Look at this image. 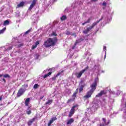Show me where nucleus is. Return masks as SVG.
Instances as JSON below:
<instances>
[{"instance_id":"24","label":"nucleus","mask_w":126,"mask_h":126,"mask_svg":"<svg viewBox=\"0 0 126 126\" xmlns=\"http://www.w3.org/2000/svg\"><path fill=\"white\" fill-rule=\"evenodd\" d=\"M6 30V28H4L3 29L0 30V34H3L4 33V31Z\"/></svg>"},{"instance_id":"6","label":"nucleus","mask_w":126,"mask_h":126,"mask_svg":"<svg viewBox=\"0 0 126 126\" xmlns=\"http://www.w3.org/2000/svg\"><path fill=\"white\" fill-rule=\"evenodd\" d=\"M38 18H39V15L38 14H34L31 17L32 20L33 21V22H36L37 20H38Z\"/></svg>"},{"instance_id":"49","label":"nucleus","mask_w":126,"mask_h":126,"mask_svg":"<svg viewBox=\"0 0 126 126\" xmlns=\"http://www.w3.org/2000/svg\"><path fill=\"white\" fill-rule=\"evenodd\" d=\"M70 101H71V99H69L68 100V102H70Z\"/></svg>"},{"instance_id":"29","label":"nucleus","mask_w":126,"mask_h":126,"mask_svg":"<svg viewBox=\"0 0 126 126\" xmlns=\"http://www.w3.org/2000/svg\"><path fill=\"white\" fill-rule=\"evenodd\" d=\"M76 94H77L76 92H75V93H73V94L72 96L73 99H75V97H76Z\"/></svg>"},{"instance_id":"25","label":"nucleus","mask_w":126,"mask_h":126,"mask_svg":"<svg viewBox=\"0 0 126 126\" xmlns=\"http://www.w3.org/2000/svg\"><path fill=\"white\" fill-rule=\"evenodd\" d=\"M24 5V3L23 2H21L19 4L17 5V7H21Z\"/></svg>"},{"instance_id":"8","label":"nucleus","mask_w":126,"mask_h":126,"mask_svg":"<svg viewBox=\"0 0 126 126\" xmlns=\"http://www.w3.org/2000/svg\"><path fill=\"white\" fill-rule=\"evenodd\" d=\"M25 92V90H24V89L22 88L20 89L18 92L17 96L20 97V96H21V95H22V94H23V93Z\"/></svg>"},{"instance_id":"36","label":"nucleus","mask_w":126,"mask_h":126,"mask_svg":"<svg viewBox=\"0 0 126 126\" xmlns=\"http://www.w3.org/2000/svg\"><path fill=\"white\" fill-rule=\"evenodd\" d=\"M102 5H103V6H106V5H107V3L106 2H103Z\"/></svg>"},{"instance_id":"30","label":"nucleus","mask_w":126,"mask_h":126,"mask_svg":"<svg viewBox=\"0 0 126 126\" xmlns=\"http://www.w3.org/2000/svg\"><path fill=\"white\" fill-rule=\"evenodd\" d=\"M121 93H122V92H121V91H117V92L116 94V96H119V95H120V94H121Z\"/></svg>"},{"instance_id":"21","label":"nucleus","mask_w":126,"mask_h":126,"mask_svg":"<svg viewBox=\"0 0 126 126\" xmlns=\"http://www.w3.org/2000/svg\"><path fill=\"white\" fill-rule=\"evenodd\" d=\"M51 74H52V72H49L48 73L44 75V76H43V78H47V77H48V76L51 75Z\"/></svg>"},{"instance_id":"37","label":"nucleus","mask_w":126,"mask_h":126,"mask_svg":"<svg viewBox=\"0 0 126 126\" xmlns=\"http://www.w3.org/2000/svg\"><path fill=\"white\" fill-rule=\"evenodd\" d=\"M13 41H15V42H17V37L16 38H14L13 39Z\"/></svg>"},{"instance_id":"47","label":"nucleus","mask_w":126,"mask_h":126,"mask_svg":"<svg viewBox=\"0 0 126 126\" xmlns=\"http://www.w3.org/2000/svg\"><path fill=\"white\" fill-rule=\"evenodd\" d=\"M1 99H2V97L1 96L0 97V101H1Z\"/></svg>"},{"instance_id":"4","label":"nucleus","mask_w":126,"mask_h":126,"mask_svg":"<svg viewBox=\"0 0 126 126\" xmlns=\"http://www.w3.org/2000/svg\"><path fill=\"white\" fill-rule=\"evenodd\" d=\"M88 69V66H87L85 69H83L82 70L80 71L79 72L76 73V77L77 78H80L81 77V75L86 71Z\"/></svg>"},{"instance_id":"50","label":"nucleus","mask_w":126,"mask_h":126,"mask_svg":"<svg viewBox=\"0 0 126 126\" xmlns=\"http://www.w3.org/2000/svg\"><path fill=\"white\" fill-rule=\"evenodd\" d=\"M2 80H3V81H5V80L4 79H3Z\"/></svg>"},{"instance_id":"53","label":"nucleus","mask_w":126,"mask_h":126,"mask_svg":"<svg viewBox=\"0 0 126 126\" xmlns=\"http://www.w3.org/2000/svg\"><path fill=\"white\" fill-rule=\"evenodd\" d=\"M67 10V9H65V11H66Z\"/></svg>"},{"instance_id":"18","label":"nucleus","mask_w":126,"mask_h":126,"mask_svg":"<svg viewBox=\"0 0 126 126\" xmlns=\"http://www.w3.org/2000/svg\"><path fill=\"white\" fill-rule=\"evenodd\" d=\"M34 121H35V118H33L32 119L29 121V122L28 123V126L32 125V124H33V122H34Z\"/></svg>"},{"instance_id":"52","label":"nucleus","mask_w":126,"mask_h":126,"mask_svg":"<svg viewBox=\"0 0 126 126\" xmlns=\"http://www.w3.org/2000/svg\"><path fill=\"white\" fill-rule=\"evenodd\" d=\"M14 44V42H12V45H13Z\"/></svg>"},{"instance_id":"1","label":"nucleus","mask_w":126,"mask_h":126,"mask_svg":"<svg viewBox=\"0 0 126 126\" xmlns=\"http://www.w3.org/2000/svg\"><path fill=\"white\" fill-rule=\"evenodd\" d=\"M99 79L98 78H96L94 80V82L91 85V90L88 92L84 96L85 99H89V98L91 97L92 94H93V92L96 90V88L97 87V83L98 82Z\"/></svg>"},{"instance_id":"40","label":"nucleus","mask_w":126,"mask_h":126,"mask_svg":"<svg viewBox=\"0 0 126 126\" xmlns=\"http://www.w3.org/2000/svg\"><path fill=\"white\" fill-rule=\"evenodd\" d=\"M29 32H30V30H29V31L26 32H25V34H28V33H29Z\"/></svg>"},{"instance_id":"5","label":"nucleus","mask_w":126,"mask_h":126,"mask_svg":"<svg viewBox=\"0 0 126 126\" xmlns=\"http://www.w3.org/2000/svg\"><path fill=\"white\" fill-rule=\"evenodd\" d=\"M76 107H77V105H74L72 107L69 114V117H71L73 115V114H74V112H75V108H76Z\"/></svg>"},{"instance_id":"48","label":"nucleus","mask_w":126,"mask_h":126,"mask_svg":"<svg viewBox=\"0 0 126 126\" xmlns=\"http://www.w3.org/2000/svg\"><path fill=\"white\" fill-rule=\"evenodd\" d=\"M1 76H3V75H2V74L0 75V77H1Z\"/></svg>"},{"instance_id":"2","label":"nucleus","mask_w":126,"mask_h":126,"mask_svg":"<svg viewBox=\"0 0 126 126\" xmlns=\"http://www.w3.org/2000/svg\"><path fill=\"white\" fill-rule=\"evenodd\" d=\"M58 40V38L57 37H55L54 38H48L46 41H45L44 43V46L45 48H49L50 47H53L55 46V44L57 42Z\"/></svg>"},{"instance_id":"38","label":"nucleus","mask_w":126,"mask_h":126,"mask_svg":"<svg viewBox=\"0 0 126 126\" xmlns=\"http://www.w3.org/2000/svg\"><path fill=\"white\" fill-rule=\"evenodd\" d=\"M77 43V42H76L75 43V45L73 46L72 47V50H73V49H74V48H75V46H76Z\"/></svg>"},{"instance_id":"12","label":"nucleus","mask_w":126,"mask_h":126,"mask_svg":"<svg viewBox=\"0 0 126 126\" xmlns=\"http://www.w3.org/2000/svg\"><path fill=\"white\" fill-rule=\"evenodd\" d=\"M80 88H79V92H81V91H82V90H83V87H84L85 86V84H84V83H83V82H81L80 83Z\"/></svg>"},{"instance_id":"32","label":"nucleus","mask_w":126,"mask_h":126,"mask_svg":"<svg viewBox=\"0 0 126 126\" xmlns=\"http://www.w3.org/2000/svg\"><path fill=\"white\" fill-rule=\"evenodd\" d=\"M61 20H64V19H66V16L63 15L61 18Z\"/></svg>"},{"instance_id":"16","label":"nucleus","mask_w":126,"mask_h":126,"mask_svg":"<svg viewBox=\"0 0 126 126\" xmlns=\"http://www.w3.org/2000/svg\"><path fill=\"white\" fill-rule=\"evenodd\" d=\"M39 44V41H36L35 43V45H32V49L34 50V49H35V48H37V46H38Z\"/></svg>"},{"instance_id":"27","label":"nucleus","mask_w":126,"mask_h":126,"mask_svg":"<svg viewBox=\"0 0 126 126\" xmlns=\"http://www.w3.org/2000/svg\"><path fill=\"white\" fill-rule=\"evenodd\" d=\"M26 113L28 115H30V114H31V110H30V108H29V109H28V110L26 111Z\"/></svg>"},{"instance_id":"19","label":"nucleus","mask_w":126,"mask_h":126,"mask_svg":"<svg viewBox=\"0 0 126 126\" xmlns=\"http://www.w3.org/2000/svg\"><path fill=\"white\" fill-rule=\"evenodd\" d=\"M9 25V21L8 20H5V21H4L3 25V26H6L7 25Z\"/></svg>"},{"instance_id":"43","label":"nucleus","mask_w":126,"mask_h":126,"mask_svg":"<svg viewBox=\"0 0 126 126\" xmlns=\"http://www.w3.org/2000/svg\"><path fill=\"white\" fill-rule=\"evenodd\" d=\"M23 86H24L25 87L27 88V87H28V85H24Z\"/></svg>"},{"instance_id":"26","label":"nucleus","mask_w":126,"mask_h":126,"mask_svg":"<svg viewBox=\"0 0 126 126\" xmlns=\"http://www.w3.org/2000/svg\"><path fill=\"white\" fill-rule=\"evenodd\" d=\"M23 44L20 43V42H18L15 45V46H16L17 47H21V46H23Z\"/></svg>"},{"instance_id":"23","label":"nucleus","mask_w":126,"mask_h":126,"mask_svg":"<svg viewBox=\"0 0 126 126\" xmlns=\"http://www.w3.org/2000/svg\"><path fill=\"white\" fill-rule=\"evenodd\" d=\"M104 72H105V71H104L103 70H100V69L98 70V72H96L97 75H99L100 73H104Z\"/></svg>"},{"instance_id":"34","label":"nucleus","mask_w":126,"mask_h":126,"mask_svg":"<svg viewBox=\"0 0 126 126\" xmlns=\"http://www.w3.org/2000/svg\"><path fill=\"white\" fill-rule=\"evenodd\" d=\"M107 49V47L106 46L103 47V51H104L105 53L106 54V50ZM106 58V55H105V58Z\"/></svg>"},{"instance_id":"11","label":"nucleus","mask_w":126,"mask_h":126,"mask_svg":"<svg viewBox=\"0 0 126 126\" xmlns=\"http://www.w3.org/2000/svg\"><path fill=\"white\" fill-rule=\"evenodd\" d=\"M55 121H57V117H53L51 118L49 122L48 123V126H51V125H52V124H53Z\"/></svg>"},{"instance_id":"46","label":"nucleus","mask_w":126,"mask_h":126,"mask_svg":"<svg viewBox=\"0 0 126 126\" xmlns=\"http://www.w3.org/2000/svg\"><path fill=\"white\" fill-rule=\"evenodd\" d=\"M97 0H92L91 1L95 2V1H97Z\"/></svg>"},{"instance_id":"14","label":"nucleus","mask_w":126,"mask_h":126,"mask_svg":"<svg viewBox=\"0 0 126 126\" xmlns=\"http://www.w3.org/2000/svg\"><path fill=\"white\" fill-rule=\"evenodd\" d=\"M30 103V98L28 97L25 100V106H29V104Z\"/></svg>"},{"instance_id":"3","label":"nucleus","mask_w":126,"mask_h":126,"mask_svg":"<svg viewBox=\"0 0 126 126\" xmlns=\"http://www.w3.org/2000/svg\"><path fill=\"white\" fill-rule=\"evenodd\" d=\"M102 20H103V17H102L100 19H99L98 21H97L95 22H94L91 26L89 27V28H88L87 29V30H88V32H89V31H91V30H92V29H93V28H94V26H96V25L98 24V23H99V22H100V21H102Z\"/></svg>"},{"instance_id":"42","label":"nucleus","mask_w":126,"mask_h":126,"mask_svg":"<svg viewBox=\"0 0 126 126\" xmlns=\"http://www.w3.org/2000/svg\"><path fill=\"white\" fill-rule=\"evenodd\" d=\"M66 35H69L70 33L69 32H66Z\"/></svg>"},{"instance_id":"35","label":"nucleus","mask_w":126,"mask_h":126,"mask_svg":"<svg viewBox=\"0 0 126 126\" xmlns=\"http://www.w3.org/2000/svg\"><path fill=\"white\" fill-rule=\"evenodd\" d=\"M83 32L84 34H87V33H88V31L87 29V30L84 31Z\"/></svg>"},{"instance_id":"22","label":"nucleus","mask_w":126,"mask_h":126,"mask_svg":"<svg viewBox=\"0 0 126 126\" xmlns=\"http://www.w3.org/2000/svg\"><path fill=\"white\" fill-rule=\"evenodd\" d=\"M53 103V100L50 99L47 101V102H46V105H51Z\"/></svg>"},{"instance_id":"44","label":"nucleus","mask_w":126,"mask_h":126,"mask_svg":"<svg viewBox=\"0 0 126 126\" xmlns=\"http://www.w3.org/2000/svg\"><path fill=\"white\" fill-rule=\"evenodd\" d=\"M126 98H125V97H123L122 99V102H124V100H125Z\"/></svg>"},{"instance_id":"10","label":"nucleus","mask_w":126,"mask_h":126,"mask_svg":"<svg viewBox=\"0 0 126 126\" xmlns=\"http://www.w3.org/2000/svg\"><path fill=\"white\" fill-rule=\"evenodd\" d=\"M36 1H37V0H33L32 4H31L30 7L29 8V10H31V9H32V8H33L34 6H35V4H36Z\"/></svg>"},{"instance_id":"9","label":"nucleus","mask_w":126,"mask_h":126,"mask_svg":"<svg viewBox=\"0 0 126 126\" xmlns=\"http://www.w3.org/2000/svg\"><path fill=\"white\" fill-rule=\"evenodd\" d=\"M105 94H106V91H101L99 94L96 95L95 97L96 98H97V97H101V96L105 95Z\"/></svg>"},{"instance_id":"13","label":"nucleus","mask_w":126,"mask_h":126,"mask_svg":"<svg viewBox=\"0 0 126 126\" xmlns=\"http://www.w3.org/2000/svg\"><path fill=\"white\" fill-rule=\"evenodd\" d=\"M102 121L103 122V125H100V126H106V125H109V124H110V121L108 120L107 123L106 122V119L105 118H102Z\"/></svg>"},{"instance_id":"33","label":"nucleus","mask_w":126,"mask_h":126,"mask_svg":"<svg viewBox=\"0 0 126 126\" xmlns=\"http://www.w3.org/2000/svg\"><path fill=\"white\" fill-rule=\"evenodd\" d=\"M51 36H57V32H53L51 34Z\"/></svg>"},{"instance_id":"20","label":"nucleus","mask_w":126,"mask_h":126,"mask_svg":"<svg viewBox=\"0 0 126 126\" xmlns=\"http://www.w3.org/2000/svg\"><path fill=\"white\" fill-rule=\"evenodd\" d=\"M90 21H91V18H89L87 21L82 23V25H85V24H87V23H90Z\"/></svg>"},{"instance_id":"41","label":"nucleus","mask_w":126,"mask_h":126,"mask_svg":"<svg viewBox=\"0 0 126 126\" xmlns=\"http://www.w3.org/2000/svg\"><path fill=\"white\" fill-rule=\"evenodd\" d=\"M72 36H74V37L75 38V37H76V34L75 33H73L72 34Z\"/></svg>"},{"instance_id":"28","label":"nucleus","mask_w":126,"mask_h":126,"mask_svg":"<svg viewBox=\"0 0 126 126\" xmlns=\"http://www.w3.org/2000/svg\"><path fill=\"white\" fill-rule=\"evenodd\" d=\"M39 87V85L38 84H35L33 86V89H37Z\"/></svg>"},{"instance_id":"45","label":"nucleus","mask_w":126,"mask_h":126,"mask_svg":"<svg viewBox=\"0 0 126 126\" xmlns=\"http://www.w3.org/2000/svg\"><path fill=\"white\" fill-rule=\"evenodd\" d=\"M43 98H44V96H42L40 97V99L42 100V99H43Z\"/></svg>"},{"instance_id":"31","label":"nucleus","mask_w":126,"mask_h":126,"mask_svg":"<svg viewBox=\"0 0 126 126\" xmlns=\"http://www.w3.org/2000/svg\"><path fill=\"white\" fill-rule=\"evenodd\" d=\"M3 77H4L5 78H7V77L9 78V75H8V74H5L4 75H3Z\"/></svg>"},{"instance_id":"7","label":"nucleus","mask_w":126,"mask_h":126,"mask_svg":"<svg viewBox=\"0 0 126 126\" xmlns=\"http://www.w3.org/2000/svg\"><path fill=\"white\" fill-rule=\"evenodd\" d=\"M4 48L5 49L4 51H10L12 49V45L8 44Z\"/></svg>"},{"instance_id":"17","label":"nucleus","mask_w":126,"mask_h":126,"mask_svg":"<svg viewBox=\"0 0 126 126\" xmlns=\"http://www.w3.org/2000/svg\"><path fill=\"white\" fill-rule=\"evenodd\" d=\"M98 107H99V106L98 105V104L97 103H95L93 105V109L94 110H97V109H98Z\"/></svg>"},{"instance_id":"15","label":"nucleus","mask_w":126,"mask_h":126,"mask_svg":"<svg viewBox=\"0 0 126 126\" xmlns=\"http://www.w3.org/2000/svg\"><path fill=\"white\" fill-rule=\"evenodd\" d=\"M74 122V120L73 119L71 118L67 121V125H71L72 123Z\"/></svg>"},{"instance_id":"39","label":"nucleus","mask_w":126,"mask_h":126,"mask_svg":"<svg viewBox=\"0 0 126 126\" xmlns=\"http://www.w3.org/2000/svg\"><path fill=\"white\" fill-rule=\"evenodd\" d=\"M61 73H58L56 76L55 77H58V76H60Z\"/></svg>"},{"instance_id":"51","label":"nucleus","mask_w":126,"mask_h":126,"mask_svg":"<svg viewBox=\"0 0 126 126\" xmlns=\"http://www.w3.org/2000/svg\"><path fill=\"white\" fill-rule=\"evenodd\" d=\"M112 94H115V92H112Z\"/></svg>"}]
</instances>
